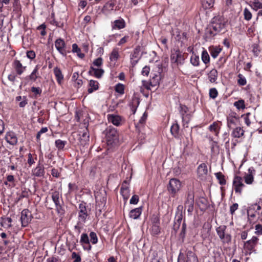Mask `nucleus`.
<instances>
[{
    "instance_id": "nucleus-29",
    "label": "nucleus",
    "mask_w": 262,
    "mask_h": 262,
    "mask_svg": "<svg viewBox=\"0 0 262 262\" xmlns=\"http://www.w3.org/2000/svg\"><path fill=\"white\" fill-rule=\"evenodd\" d=\"M115 4L112 1H109L103 6L102 12L105 14H108L114 9Z\"/></svg>"
},
{
    "instance_id": "nucleus-24",
    "label": "nucleus",
    "mask_w": 262,
    "mask_h": 262,
    "mask_svg": "<svg viewBox=\"0 0 262 262\" xmlns=\"http://www.w3.org/2000/svg\"><path fill=\"white\" fill-rule=\"evenodd\" d=\"M161 71H162V69L159 67V71L158 73L154 74L151 79L150 80V84L151 86H155L159 84V82L161 79Z\"/></svg>"
},
{
    "instance_id": "nucleus-7",
    "label": "nucleus",
    "mask_w": 262,
    "mask_h": 262,
    "mask_svg": "<svg viewBox=\"0 0 262 262\" xmlns=\"http://www.w3.org/2000/svg\"><path fill=\"white\" fill-rule=\"evenodd\" d=\"M226 226H220L216 229L217 234L223 244L229 243L231 241V236L230 234L226 233Z\"/></svg>"
},
{
    "instance_id": "nucleus-40",
    "label": "nucleus",
    "mask_w": 262,
    "mask_h": 262,
    "mask_svg": "<svg viewBox=\"0 0 262 262\" xmlns=\"http://www.w3.org/2000/svg\"><path fill=\"white\" fill-rule=\"evenodd\" d=\"M201 3L205 9H209L213 7L214 0H201Z\"/></svg>"
},
{
    "instance_id": "nucleus-28",
    "label": "nucleus",
    "mask_w": 262,
    "mask_h": 262,
    "mask_svg": "<svg viewBox=\"0 0 262 262\" xmlns=\"http://www.w3.org/2000/svg\"><path fill=\"white\" fill-rule=\"evenodd\" d=\"M125 27V21L123 19L115 20L112 26V29H121Z\"/></svg>"
},
{
    "instance_id": "nucleus-35",
    "label": "nucleus",
    "mask_w": 262,
    "mask_h": 262,
    "mask_svg": "<svg viewBox=\"0 0 262 262\" xmlns=\"http://www.w3.org/2000/svg\"><path fill=\"white\" fill-rule=\"evenodd\" d=\"M119 49L117 48H114L110 54V60L111 61L116 62L119 58Z\"/></svg>"
},
{
    "instance_id": "nucleus-58",
    "label": "nucleus",
    "mask_w": 262,
    "mask_h": 262,
    "mask_svg": "<svg viewBox=\"0 0 262 262\" xmlns=\"http://www.w3.org/2000/svg\"><path fill=\"white\" fill-rule=\"evenodd\" d=\"M151 230L153 234H158L160 232V228L159 226L156 224L152 225Z\"/></svg>"
},
{
    "instance_id": "nucleus-12",
    "label": "nucleus",
    "mask_w": 262,
    "mask_h": 262,
    "mask_svg": "<svg viewBox=\"0 0 262 262\" xmlns=\"http://www.w3.org/2000/svg\"><path fill=\"white\" fill-rule=\"evenodd\" d=\"M55 47L59 53L63 56H67L66 44L64 40L59 38L55 41Z\"/></svg>"
},
{
    "instance_id": "nucleus-61",
    "label": "nucleus",
    "mask_w": 262,
    "mask_h": 262,
    "mask_svg": "<svg viewBox=\"0 0 262 262\" xmlns=\"http://www.w3.org/2000/svg\"><path fill=\"white\" fill-rule=\"evenodd\" d=\"M150 72V68L148 66H145L142 69V70L141 71V74L143 76H148Z\"/></svg>"
},
{
    "instance_id": "nucleus-6",
    "label": "nucleus",
    "mask_w": 262,
    "mask_h": 262,
    "mask_svg": "<svg viewBox=\"0 0 262 262\" xmlns=\"http://www.w3.org/2000/svg\"><path fill=\"white\" fill-rule=\"evenodd\" d=\"M185 208L187 209L189 215H191L194 209V194L191 191L188 190L184 202Z\"/></svg>"
},
{
    "instance_id": "nucleus-52",
    "label": "nucleus",
    "mask_w": 262,
    "mask_h": 262,
    "mask_svg": "<svg viewBox=\"0 0 262 262\" xmlns=\"http://www.w3.org/2000/svg\"><path fill=\"white\" fill-rule=\"evenodd\" d=\"M90 242H91L93 244H96L98 242V237L95 232H91L90 233Z\"/></svg>"
},
{
    "instance_id": "nucleus-43",
    "label": "nucleus",
    "mask_w": 262,
    "mask_h": 262,
    "mask_svg": "<svg viewBox=\"0 0 262 262\" xmlns=\"http://www.w3.org/2000/svg\"><path fill=\"white\" fill-rule=\"evenodd\" d=\"M66 141H63L60 139L56 140L55 142L56 147L59 150H62L64 148L66 144H67Z\"/></svg>"
},
{
    "instance_id": "nucleus-39",
    "label": "nucleus",
    "mask_w": 262,
    "mask_h": 262,
    "mask_svg": "<svg viewBox=\"0 0 262 262\" xmlns=\"http://www.w3.org/2000/svg\"><path fill=\"white\" fill-rule=\"evenodd\" d=\"M72 52L73 53H76L77 55L81 59H82L84 57V54L81 52L80 49L78 47L76 43H74L72 45Z\"/></svg>"
},
{
    "instance_id": "nucleus-8",
    "label": "nucleus",
    "mask_w": 262,
    "mask_h": 262,
    "mask_svg": "<svg viewBox=\"0 0 262 262\" xmlns=\"http://www.w3.org/2000/svg\"><path fill=\"white\" fill-rule=\"evenodd\" d=\"M183 206L181 205H180L177 207L173 227V229L175 231H177L179 229L183 220Z\"/></svg>"
},
{
    "instance_id": "nucleus-38",
    "label": "nucleus",
    "mask_w": 262,
    "mask_h": 262,
    "mask_svg": "<svg viewBox=\"0 0 262 262\" xmlns=\"http://www.w3.org/2000/svg\"><path fill=\"white\" fill-rule=\"evenodd\" d=\"M54 73L55 74L57 82L59 83H60L61 81L62 80L63 78L61 70L57 67H56L54 69Z\"/></svg>"
},
{
    "instance_id": "nucleus-4",
    "label": "nucleus",
    "mask_w": 262,
    "mask_h": 262,
    "mask_svg": "<svg viewBox=\"0 0 262 262\" xmlns=\"http://www.w3.org/2000/svg\"><path fill=\"white\" fill-rule=\"evenodd\" d=\"M107 144L112 145L118 140V133L117 130L110 126L107 127L104 131Z\"/></svg>"
},
{
    "instance_id": "nucleus-14",
    "label": "nucleus",
    "mask_w": 262,
    "mask_h": 262,
    "mask_svg": "<svg viewBox=\"0 0 262 262\" xmlns=\"http://www.w3.org/2000/svg\"><path fill=\"white\" fill-rule=\"evenodd\" d=\"M31 213L28 209H24L21 213L20 221L23 227H26L31 221Z\"/></svg>"
},
{
    "instance_id": "nucleus-44",
    "label": "nucleus",
    "mask_w": 262,
    "mask_h": 262,
    "mask_svg": "<svg viewBox=\"0 0 262 262\" xmlns=\"http://www.w3.org/2000/svg\"><path fill=\"white\" fill-rule=\"evenodd\" d=\"M141 52V47L140 46H137L134 49L133 53L130 55V57L132 59L134 58H140L141 56L140 55V53Z\"/></svg>"
},
{
    "instance_id": "nucleus-62",
    "label": "nucleus",
    "mask_w": 262,
    "mask_h": 262,
    "mask_svg": "<svg viewBox=\"0 0 262 262\" xmlns=\"http://www.w3.org/2000/svg\"><path fill=\"white\" fill-rule=\"evenodd\" d=\"M28 99L26 96L23 97V100L19 102V106L24 107L28 104Z\"/></svg>"
},
{
    "instance_id": "nucleus-59",
    "label": "nucleus",
    "mask_w": 262,
    "mask_h": 262,
    "mask_svg": "<svg viewBox=\"0 0 262 262\" xmlns=\"http://www.w3.org/2000/svg\"><path fill=\"white\" fill-rule=\"evenodd\" d=\"M46 26L45 24H41L37 27V30H40V34L42 36H44L46 34V31L45 30Z\"/></svg>"
},
{
    "instance_id": "nucleus-31",
    "label": "nucleus",
    "mask_w": 262,
    "mask_h": 262,
    "mask_svg": "<svg viewBox=\"0 0 262 262\" xmlns=\"http://www.w3.org/2000/svg\"><path fill=\"white\" fill-rule=\"evenodd\" d=\"M95 199L97 205L99 206L100 207L105 206L106 201V198L105 196L101 197L100 196L98 192H97L95 194Z\"/></svg>"
},
{
    "instance_id": "nucleus-20",
    "label": "nucleus",
    "mask_w": 262,
    "mask_h": 262,
    "mask_svg": "<svg viewBox=\"0 0 262 262\" xmlns=\"http://www.w3.org/2000/svg\"><path fill=\"white\" fill-rule=\"evenodd\" d=\"M39 69V66L36 65L31 73L29 76H26L25 79L27 81L35 82L37 79L40 77L38 73Z\"/></svg>"
},
{
    "instance_id": "nucleus-10",
    "label": "nucleus",
    "mask_w": 262,
    "mask_h": 262,
    "mask_svg": "<svg viewBox=\"0 0 262 262\" xmlns=\"http://www.w3.org/2000/svg\"><path fill=\"white\" fill-rule=\"evenodd\" d=\"M212 30L210 31V33L213 36L215 35L216 33L221 32L225 27L224 23H222L220 20L216 18L212 23Z\"/></svg>"
},
{
    "instance_id": "nucleus-32",
    "label": "nucleus",
    "mask_w": 262,
    "mask_h": 262,
    "mask_svg": "<svg viewBox=\"0 0 262 262\" xmlns=\"http://www.w3.org/2000/svg\"><path fill=\"white\" fill-rule=\"evenodd\" d=\"M94 73V75L97 78H101L103 75L104 71L102 69H96L93 67H91L89 73Z\"/></svg>"
},
{
    "instance_id": "nucleus-11",
    "label": "nucleus",
    "mask_w": 262,
    "mask_h": 262,
    "mask_svg": "<svg viewBox=\"0 0 262 262\" xmlns=\"http://www.w3.org/2000/svg\"><path fill=\"white\" fill-rule=\"evenodd\" d=\"M245 187L243 183V178L239 176H235L233 181V188L236 193H242V189Z\"/></svg>"
},
{
    "instance_id": "nucleus-56",
    "label": "nucleus",
    "mask_w": 262,
    "mask_h": 262,
    "mask_svg": "<svg viewBox=\"0 0 262 262\" xmlns=\"http://www.w3.org/2000/svg\"><path fill=\"white\" fill-rule=\"evenodd\" d=\"M250 115H251L250 113H247L244 116L245 123L248 126H250L251 124V121L249 118Z\"/></svg>"
},
{
    "instance_id": "nucleus-30",
    "label": "nucleus",
    "mask_w": 262,
    "mask_h": 262,
    "mask_svg": "<svg viewBox=\"0 0 262 262\" xmlns=\"http://www.w3.org/2000/svg\"><path fill=\"white\" fill-rule=\"evenodd\" d=\"M89 85L90 86L88 90L89 93H92L99 89L98 82L94 80H91L89 81Z\"/></svg>"
},
{
    "instance_id": "nucleus-1",
    "label": "nucleus",
    "mask_w": 262,
    "mask_h": 262,
    "mask_svg": "<svg viewBox=\"0 0 262 262\" xmlns=\"http://www.w3.org/2000/svg\"><path fill=\"white\" fill-rule=\"evenodd\" d=\"M89 209L87 208L86 203L83 202L79 204L78 221L74 227L75 231L79 234L84 227V223L89 216Z\"/></svg>"
},
{
    "instance_id": "nucleus-23",
    "label": "nucleus",
    "mask_w": 262,
    "mask_h": 262,
    "mask_svg": "<svg viewBox=\"0 0 262 262\" xmlns=\"http://www.w3.org/2000/svg\"><path fill=\"white\" fill-rule=\"evenodd\" d=\"M238 122V118L235 116L230 115L227 117V126L230 129H233L236 126Z\"/></svg>"
},
{
    "instance_id": "nucleus-63",
    "label": "nucleus",
    "mask_w": 262,
    "mask_h": 262,
    "mask_svg": "<svg viewBox=\"0 0 262 262\" xmlns=\"http://www.w3.org/2000/svg\"><path fill=\"white\" fill-rule=\"evenodd\" d=\"M72 258L74 259L73 262H80L81 261L80 255L76 252H73L72 253Z\"/></svg>"
},
{
    "instance_id": "nucleus-37",
    "label": "nucleus",
    "mask_w": 262,
    "mask_h": 262,
    "mask_svg": "<svg viewBox=\"0 0 262 262\" xmlns=\"http://www.w3.org/2000/svg\"><path fill=\"white\" fill-rule=\"evenodd\" d=\"M120 192L124 200L128 199L129 196V190L127 186H125L123 184Z\"/></svg>"
},
{
    "instance_id": "nucleus-34",
    "label": "nucleus",
    "mask_w": 262,
    "mask_h": 262,
    "mask_svg": "<svg viewBox=\"0 0 262 262\" xmlns=\"http://www.w3.org/2000/svg\"><path fill=\"white\" fill-rule=\"evenodd\" d=\"M218 77L217 71L213 69L210 71L209 73L208 74V79L210 82L214 83L216 82Z\"/></svg>"
},
{
    "instance_id": "nucleus-55",
    "label": "nucleus",
    "mask_w": 262,
    "mask_h": 262,
    "mask_svg": "<svg viewBox=\"0 0 262 262\" xmlns=\"http://www.w3.org/2000/svg\"><path fill=\"white\" fill-rule=\"evenodd\" d=\"M146 119H147V114L146 113H144L143 114L142 116L140 119V120H139V122L137 123V124L136 125V126L144 124L146 121Z\"/></svg>"
},
{
    "instance_id": "nucleus-42",
    "label": "nucleus",
    "mask_w": 262,
    "mask_h": 262,
    "mask_svg": "<svg viewBox=\"0 0 262 262\" xmlns=\"http://www.w3.org/2000/svg\"><path fill=\"white\" fill-rule=\"evenodd\" d=\"M252 7L255 11L260 9L262 8V0H253Z\"/></svg>"
},
{
    "instance_id": "nucleus-19",
    "label": "nucleus",
    "mask_w": 262,
    "mask_h": 262,
    "mask_svg": "<svg viewBox=\"0 0 262 262\" xmlns=\"http://www.w3.org/2000/svg\"><path fill=\"white\" fill-rule=\"evenodd\" d=\"M107 117L108 122L114 125L118 126L121 124L122 118L120 116L115 114H108Z\"/></svg>"
},
{
    "instance_id": "nucleus-51",
    "label": "nucleus",
    "mask_w": 262,
    "mask_h": 262,
    "mask_svg": "<svg viewBox=\"0 0 262 262\" xmlns=\"http://www.w3.org/2000/svg\"><path fill=\"white\" fill-rule=\"evenodd\" d=\"M179 130V126L178 124H173L170 128V132L172 135L176 136Z\"/></svg>"
},
{
    "instance_id": "nucleus-9",
    "label": "nucleus",
    "mask_w": 262,
    "mask_h": 262,
    "mask_svg": "<svg viewBox=\"0 0 262 262\" xmlns=\"http://www.w3.org/2000/svg\"><path fill=\"white\" fill-rule=\"evenodd\" d=\"M181 188V182L177 179H171L169 182V186L168 187V191L172 194H176Z\"/></svg>"
},
{
    "instance_id": "nucleus-50",
    "label": "nucleus",
    "mask_w": 262,
    "mask_h": 262,
    "mask_svg": "<svg viewBox=\"0 0 262 262\" xmlns=\"http://www.w3.org/2000/svg\"><path fill=\"white\" fill-rule=\"evenodd\" d=\"M115 91L120 94H123L124 93V86L123 84L118 83L115 86Z\"/></svg>"
},
{
    "instance_id": "nucleus-5",
    "label": "nucleus",
    "mask_w": 262,
    "mask_h": 262,
    "mask_svg": "<svg viewBox=\"0 0 262 262\" xmlns=\"http://www.w3.org/2000/svg\"><path fill=\"white\" fill-rule=\"evenodd\" d=\"M177 262H199L196 254L192 251L188 250L186 254L180 252L178 256Z\"/></svg>"
},
{
    "instance_id": "nucleus-64",
    "label": "nucleus",
    "mask_w": 262,
    "mask_h": 262,
    "mask_svg": "<svg viewBox=\"0 0 262 262\" xmlns=\"http://www.w3.org/2000/svg\"><path fill=\"white\" fill-rule=\"evenodd\" d=\"M255 233L258 235L262 234V226L260 224H257L255 226Z\"/></svg>"
},
{
    "instance_id": "nucleus-47",
    "label": "nucleus",
    "mask_w": 262,
    "mask_h": 262,
    "mask_svg": "<svg viewBox=\"0 0 262 262\" xmlns=\"http://www.w3.org/2000/svg\"><path fill=\"white\" fill-rule=\"evenodd\" d=\"M237 83L241 86L245 85L247 83L246 78L241 74L238 75Z\"/></svg>"
},
{
    "instance_id": "nucleus-45",
    "label": "nucleus",
    "mask_w": 262,
    "mask_h": 262,
    "mask_svg": "<svg viewBox=\"0 0 262 262\" xmlns=\"http://www.w3.org/2000/svg\"><path fill=\"white\" fill-rule=\"evenodd\" d=\"M182 116V121L183 122V125L186 127H188V123L190 120V119H191V116L190 114H183Z\"/></svg>"
},
{
    "instance_id": "nucleus-60",
    "label": "nucleus",
    "mask_w": 262,
    "mask_h": 262,
    "mask_svg": "<svg viewBox=\"0 0 262 262\" xmlns=\"http://www.w3.org/2000/svg\"><path fill=\"white\" fill-rule=\"evenodd\" d=\"M186 224L185 223V222L184 221L182 224V227L181 231L180 232V236L182 238H184L185 237V233H186Z\"/></svg>"
},
{
    "instance_id": "nucleus-33",
    "label": "nucleus",
    "mask_w": 262,
    "mask_h": 262,
    "mask_svg": "<svg viewBox=\"0 0 262 262\" xmlns=\"http://www.w3.org/2000/svg\"><path fill=\"white\" fill-rule=\"evenodd\" d=\"M89 141V134L87 129L84 130L81 136L80 137V142L82 145H85Z\"/></svg>"
},
{
    "instance_id": "nucleus-22",
    "label": "nucleus",
    "mask_w": 262,
    "mask_h": 262,
    "mask_svg": "<svg viewBox=\"0 0 262 262\" xmlns=\"http://www.w3.org/2000/svg\"><path fill=\"white\" fill-rule=\"evenodd\" d=\"M13 67L16 72V74L20 75L26 70V67L23 66L19 60H15L13 62Z\"/></svg>"
},
{
    "instance_id": "nucleus-54",
    "label": "nucleus",
    "mask_w": 262,
    "mask_h": 262,
    "mask_svg": "<svg viewBox=\"0 0 262 262\" xmlns=\"http://www.w3.org/2000/svg\"><path fill=\"white\" fill-rule=\"evenodd\" d=\"M218 95V92L215 88H211L209 90V96L210 98L215 99Z\"/></svg>"
},
{
    "instance_id": "nucleus-21",
    "label": "nucleus",
    "mask_w": 262,
    "mask_h": 262,
    "mask_svg": "<svg viewBox=\"0 0 262 262\" xmlns=\"http://www.w3.org/2000/svg\"><path fill=\"white\" fill-rule=\"evenodd\" d=\"M80 243L83 245V248L88 250H90L92 246L90 244L89 236L86 233H82L81 235Z\"/></svg>"
},
{
    "instance_id": "nucleus-27",
    "label": "nucleus",
    "mask_w": 262,
    "mask_h": 262,
    "mask_svg": "<svg viewBox=\"0 0 262 262\" xmlns=\"http://www.w3.org/2000/svg\"><path fill=\"white\" fill-rule=\"evenodd\" d=\"M221 126V123L220 122H214L209 126V129L211 132H214L216 136L219 133Z\"/></svg>"
},
{
    "instance_id": "nucleus-15",
    "label": "nucleus",
    "mask_w": 262,
    "mask_h": 262,
    "mask_svg": "<svg viewBox=\"0 0 262 262\" xmlns=\"http://www.w3.org/2000/svg\"><path fill=\"white\" fill-rule=\"evenodd\" d=\"M45 171L42 164L41 163V160L39 159L37 166L32 170L33 176L37 177H42L45 175Z\"/></svg>"
},
{
    "instance_id": "nucleus-18",
    "label": "nucleus",
    "mask_w": 262,
    "mask_h": 262,
    "mask_svg": "<svg viewBox=\"0 0 262 262\" xmlns=\"http://www.w3.org/2000/svg\"><path fill=\"white\" fill-rule=\"evenodd\" d=\"M5 138L6 141L10 145H14L17 143V138L13 132L10 131L7 132Z\"/></svg>"
},
{
    "instance_id": "nucleus-3",
    "label": "nucleus",
    "mask_w": 262,
    "mask_h": 262,
    "mask_svg": "<svg viewBox=\"0 0 262 262\" xmlns=\"http://www.w3.org/2000/svg\"><path fill=\"white\" fill-rule=\"evenodd\" d=\"M184 60V54L179 49L171 50L170 61L172 64H175L177 66L182 65Z\"/></svg>"
},
{
    "instance_id": "nucleus-17",
    "label": "nucleus",
    "mask_w": 262,
    "mask_h": 262,
    "mask_svg": "<svg viewBox=\"0 0 262 262\" xmlns=\"http://www.w3.org/2000/svg\"><path fill=\"white\" fill-rule=\"evenodd\" d=\"M258 238L256 236H253L252 238L244 243V247L245 249L249 250H253L258 242Z\"/></svg>"
},
{
    "instance_id": "nucleus-25",
    "label": "nucleus",
    "mask_w": 262,
    "mask_h": 262,
    "mask_svg": "<svg viewBox=\"0 0 262 262\" xmlns=\"http://www.w3.org/2000/svg\"><path fill=\"white\" fill-rule=\"evenodd\" d=\"M244 133L245 131L242 127L237 126L233 128L231 135L234 138H239L244 136Z\"/></svg>"
},
{
    "instance_id": "nucleus-26",
    "label": "nucleus",
    "mask_w": 262,
    "mask_h": 262,
    "mask_svg": "<svg viewBox=\"0 0 262 262\" xmlns=\"http://www.w3.org/2000/svg\"><path fill=\"white\" fill-rule=\"evenodd\" d=\"M142 207L132 209L129 212V216L130 218L136 220L139 218L142 213Z\"/></svg>"
},
{
    "instance_id": "nucleus-2",
    "label": "nucleus",
    "mask_w": 262,
    "mask_h": 262,
    "mask_svg": "<svg viewBox=\"0 0 262 262\" xmlns=\"http://www.w3.org/2000/svg\"><path fill=\"white\" fill-rule=\"evenodd\" d=\"M52 200L53 201L55 209L58 214L63 215L64 214V210L62 206L61 202L62 201V195L58 191H54L51 193Z\"/></svg>"
},
{
    "instance_id": "nucleus-53",
    "label": "nucleus",
    "mask_w": 262,
    "mask_h": 262,
    "mask_svg": "<svg viewBox=\"0 0 262 262\" xmlns=\"http://www.w3.org/2000/svg\"><path fill=\"white\" fill-rule=\"evenodd\" d=\"M244 16L245 19L249 20L252 18V14L250 10L247 8H245L244 10Z\"/></svg>"
},
{
    "instance_id": "nucleus-16",
    "label": "nucleus",
    "mask_w": 262,
    "mask_h": 262,
    "mask_svg": "<svg viewBox=\"0 0 262 262\" xmlns=\"http://www.w3.org/2000/svg\"><path fill=\"white\" fill-rule=\"evenodd\" d=\"M255 174V170L251 167L248 169V173L244 176L245 182L248 185L252 184L254 181V176Z\"/></svg>"
},
{
    "instance_id": "nucleus-46",
    "label": "nucleus",
    "mask_w": 262,
    "mask_h": 262,
    "mask_svg": "<svg viewBox=\"0 0 262 262\" xmlns=\"http://www.w3.org/2000/svg\"><path fill=\"white\" fill-rule=\"evenodd\" d=\"M216 177L219 181L220 184L224 185L226 184L225 176L221 172L215 173Z\"/></svg>"
},
{
    "instance_id": "nucleus-41",
    "label": "nucleus",
    "mask_w": 262,
    "mask_h": 262,
    "mask_svg": "<svg viewBox=\"0 0 262 262\" xmlns=\"http://www.w3.org/2000/svg\"><path fill=\"white\" fill-rule=\"evenodd\" d=\"M201 58L203 62L205 64H207L210 61L209 55L206 50H203L202 52Z\"/></svg>"
},
{
    "instance_id": "nucleus-36",
    "label": "nucleus",
    "mask_w": 262,
    "mask_h": 262,
    "mask_svg": "<svg viewBox=\"0 0 262 262\" xmlns=\"http://www.w3.org/2000/svg\"><path fill=\"white\" fill-rule=\"evenodd\" d=\"M209 50L212 57L215 58L217 57L222 49L220 48L211 47L209 48Z\"/></svg>"
},
{
    "instance_id": "nucleus-57",
    "label": "nucleus",
    "mask_w": 262,
    "mask_h": 262,
    "mask_svg": "<svg viewBox=\"0 0 262 262\" xmlns=\"http://www.w3.org/2000/svg\"><path fill=\"white\" fill-rule=\"evenodd\" d=\"M139 196L136 194H135L133 195L132 197L131 198L129 201V203L130 204H137L139 202Z\"/></svg>"
},
{
    "instance_id": "nucleus-49",
    "label": "nucleus",
    "mask_w": 262,
    "mask_h": 262,
    "mask_svg": "<svg viewBox=\"0 0 262 262\" xmlns=\"http://www.w3.org/2000/svg\"><path fill=\"white\" fill-rule=\"evenodd\" d=\"M190 62L194 66H198L199 64L200 60L199 56L193 54L190 58Z\"/></svg>"
},
{
    "instance_id": "nucleus-48",
    "label": "nucleus",
    "mask_w": 262,
    "mask_h": 262,
    "mask_svg": "<svg viewBox=\"0 0 262 262\" xmlns=\"http://www.w3.org/2000/svg\"><path fill=\"white\" fill-rule=\"evenodd\" d=\"M234 105L238 109H244L245 108V101L243 99L239 100L234 102Z\"/></svg>"
},
{
    "instance_id": "nucleus-13",
    "label": "nucleus",
    "mask_w": 262,
    "mask_h": 262,
    "mask_svg": "<svg viewBox=\"0 0 262 262\" xmlns=\"http://www.w3.org/2000/svg\"><path fill=\"white\" fill-rule=\"evenodd\" d=\"M208 174V169L205 163H202L197 168V176L199 179L204 180Z\"/></svg>"
}]
</instances>
